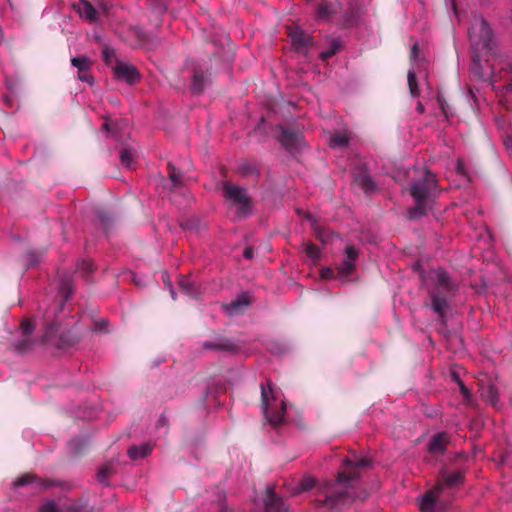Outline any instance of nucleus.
Listing matches in <instances>:
<instances>
[{"label": "nucleus", "mask_w": 512, "mask_h": 512, "mask_svg": "<svg viewBox=\"0 0 512 512\" xmlns=\"http://www.w3.org/2000/svg\"><path fill=\"white\" fill-rule=\"evenodd\" d=\"M417 110H418L420 113H423V112H424V107H423V105H422L420 102L417 104Z\"/></svg>", "instance_id": "052dcab7"}, {"label": "nucleus", "mask_w": 512, "mask_h": 512, "mask_svg": "<svg viewBox=\"0 0 512 512\" xmlns=\"http://www.w3.org/2000/svg\"><path fill=\"white\" fill-rule=\"evenodd\" d=\"M355 22V12L353 10H346L343 13L342 19L339 22L341 28H346L353 25Z\"/></svg>", "instance_id": "f704fd0d"}, {"label": "nucleus", "mask_w": 512, "mask_h": 512, "mask_svg": "<svg viewBox=\"0 0 512 512\" xmlns=\"http://www.w3.org/2000/svg\"><path fill=\"white\" fill-rule=\"evenodd\" d=\"M304 250L306 255L312 260H317L320 258V249L317 245L311 242L305 243Z\"/></svg>", "instance_id": "72a5a7b5"}, {"label": "nucleus", "mask_w": 512, "mask_h": 512, "mask_svg": "<svg viewBox=\"0 0 512 512\" xmlns=\"http://www.w3.org/2000/svg\"><path fill=\"white\" fill-rule=\"evenodd\" d=\"M419 53V47L418 44H414L411 48L410 58L415 60Z\"/></svg>", "instance_id": "3c124183"}, {"label": "nucleus", "mask_w": 512, "mask_h": 512, "mask_svg": "<svg viewBox=\"0 0 512 512\" xmlns=\"http://www.w3.org/2000/svg\"><path fill=\"white\" fill-rule=\"evenodd\" d=\"M39 512H60V510L54 502H48L40 508Z\"/></svg>", "instance_id": "a18cd8bd"}, {"label": "nucleus", "mask_w": 512, "mask_h": 512, "mask_svg": "<svg viewBox=\"0 0 512 512\" xmlns=\"http://www.w3.org/2000/svg\"><path fill=\"white\" fill-rule=\"evenodd\" d=\"M459 385H460L461 392H462L464 395H468L469 391H468V389L466 388V386H465L461 381L459 382Z\"/></svg>", "instance_id": "6e6d98bb"}, {"label": "nucleus", "mask_w": 512, "mask_h": 512, "mask_svg": "<svg viewBox=\"0 0 512 512\" xmlns=\"http://www.w3.org/2000/svg\"><path fill=\"white\" fill-rule=\"evenodd\" d=\"M204 349L222 350L227 352H235L238 346L227 338L219 337L216 341H205L203 343Z\"/></svg>", "instance_id": "412c9836"}, {"label": "nucleus", "mask_w": 512, "mask_h": 512, "mask_svg": "<svg viewBox=\"0 0 512 512\" xmlns=\"http://www.w3.org/2000/svg\"><path fill=\"white\" fill-rule=\"evenodd\" d=\"M409 191L415 201V205L408 210L410 220L419 219L432 210L433 203L440 193L436 176L428 169L416 172Z\"/></svg>", "instance_id": "f03ea898"}, {"label": "nucleus", "mask_w": 512, "mask_h": 512, "mask_svg": "<svg viewBox=\"0 0 512 512\" xmlns=\"http://www.w3.org/2000/svg\"><path fill=\"white\" fill-rule=\"evenodd\" d=\"M103 60L107 65H110L112 62V59L115 58L116 54L114 49L105 47L102 51Z\"/></svg>", "instance_id": "a19ab883"}, {"label": "nucleus", "mask_w": 512, "mask_h": 512, "mask_svg": "<svg viewBox=\"0 0 512 512\" xmlns=\"http://www.w3.org/2000/svg\"><path fill=\"white\" fill-rule=\"evenodd\" d=\"M68 512H90V508L86 502H77L69 506Z\"/></svg>", "instance_id": "4c0bfd02"}, {"label": "nucleus", "mask_w": 512, "mask_h": 512, "mask_svg": "<svg viewBox=\"0 0 512 512\" xmlns=\"http://www.w3.org/2000/svg\"><path fill=\"white\" fill-rule=\"evenodd\" d=\"M239 175L247 178H258L260 176V170L255 163L244 161L239 164L237 168Z\"/></svg>", "instance_id": "bb28decb"}, {"label": "nucleus", "mask_w": 512, "mask_h": 512, "mask_svg": "<svg viewBox=\"0 0 512 512\" xmlns=\"http://www.w3.org/2000/svg\"><path fill=\"white\" fill-rule=\"evenodd\" d=\"M71 64L77 68L78 79L87 82L89 85L94 84V78L90 74L92 61L87 56H78L71 59Z\"/></svg>", "instance_id": "9d476101"}, {"label": "nucleus", "mask_w": 512, "mask_h": 512, "mask_svg": "<svg viewBox=\"0 0 512 512\" xmlns=\"http://www.w3.org/2000/svg\"><path fill=\"white\" fill-rule=\"evenodd\" d=\"M108 321L106 319H100L96 320L93 323V330L94 331H105L107 327Z\"/></svg>", "instance_id": "c03bdc74"}, {"label": "nucleus", "mask_w": 512, "mask_h": 512, "mask_svg": "<svg viewBox=\"0 0 512 512\" xmlns=\"http://www.w3.org/2000/svg\"><path fill=\"white\" fill-rule=\"evenodd\" d=\"M480 395L483 400L492 406H496L499 401V393L496 386L490 381H480Z\"/></svg>", "instance_id": "a211bd4d"}, {"label": "nucleus", "mask_w": 512, "mask_h": 512, "mask_svg": "<svg viewBox=\"0 0 512 512\" xmlns=\"http://www.w3.org/2000/svg\"><path fill=\"white\" fill-rule=\"evenodd\" d=\"M301 486L304 490L312 489L315 486V480L312 478L305 479L302 481Z\"/></svg>", "instance_id": "49530a36"}, {"label": "nucleus", "mask_w": 512, "mask_h": 512, "mask_svg": "<svg viewBox=\"0 0 512 512\" xmlns=\"http://www.w3.org/2000/svg\"><path fill=\"white\" fill-rule=\"evenodd\" d=\"M219 512H233L227 505H222Z\"/></svg>", "instance_id": "bf43d9fd"}, {"label": "nucleus", "mask_w": 512, "mask_h": 512, "mask_svg": "<svg viewBox=\"0 0 512 512\" xmlns=\"http://www.w3.org/2000/svg\"><path fill=\"white\" fill-rule=\"evenodd\" d=\"M35 483L37 487L41 489H48L49 487L55 485V482L48 479H41L34 474L26 473L20 477H18L14 482V487H22L27 484Z\"/></svg>", "instance_id": "f3484780"}, {"label": "nucleus", "mask_w": 512, "mask_h": 512, "mask_svg": "<svg viewBox=\"0 0 512 512\" xmlns=\"http://www.w3.org/2000/svg\"><path fill=\"white\" fill-rule=\"evenodd\" d=\"M316 238L322 243L326 244L330 241L331 233L328 230L322 228L315 229Z\"/></svg>", "instance_id": "58836bf2"}, {"label": "nucleus", "mask_w": 512, "mask_h": 512, "mask_svg": "<svg viewBox=\"0 0 512 512\" xmlns=\"http://www.w3.org/2000/svg\"><path fill=\"white\" fill-rule=\"evenodd\" d=\"M73 7L81 17L87 19L90 22H94L98 18L97 10L87 0H79L77 3L73 4Z\"/></svg>", "instance_id": "aec40b11"}, {"label": "nucleus", "mask_w": 512, "mask_h": 512, "mask_svg": "<svg viewBox=\"0 0 512 512\" xmlns=\"http://www.w3.org/2000/svg\"><path fill=\"white\" fill-rule=\"evenodd\" d=\"M120 160L122 165L126 167H131L133 163V152L130 148H123L120 152Z\"/></svg>", "instance_id": "c9c22d12"}, {"label": "nucleus", "mask_w": 512, "mask_h": 512, "mask_svg": "<svg viewBox=\"0 0 512 512\" xmlns=\"http://www.w3.org/2000/svg\"><path fill=\"white\" fill-rule=\"evenodd\" d=\"M370 463L368 458H359L356 455H354V459H344L343 465L346 469L338 473L335 481L327 482L318 488L316 501L319 506L343 511L351 507L357 500H366L368 492L356 488L353 481L360 477V469L369 467Z\"/></svg>", "instance_id": "f257e3e1"}, {"label": "nucleus", "mask_w": 512, "mask_h": 512, "mask_svg": "<svg viewBox=\"0 0 512 512\" xmlns=\"http://www.w3.org/2000/svg\"><path fill=\"white\" fill-rule=\"evenodd\" d=\"M223 193L238 219L247 218L252 214V199L245 188L230 182H224Z\"/></svg>", "instance_id": "39448f33"}, {"label": "nucleus", "mask_w": 512, "mask_h": 512, "mask_svg": "<svg viewBox=\"0 0 512 512\" xmlns=\"http://www.w3.org/2000/svg\"><path fill=\"white\" fill-rule=\"evenodd\" d=\"M168 177L171 182V189H177L184 185V175L182 171L176 168L172 163H168Z\"/></svg>", "instance_id": "393cba45"}, {"label": "nucleus", "mask_w": 512, "mask_h": 512, "mask_svg": "<svg viewBox=\"0 0 512 512\" xmlns=\"http://www.w3.org/2000/svg\"><path fill=\"white\" fill-rule=\"evenodd\" d=\"M340 42L337 40L332 41L330 44V47L326 50L321 52L320 57L322 60H327L334 56L339 50H340Z\"/></svg>", "instance_id": "473e14b6"}, {"label": "nucleus", "mask_w": 512, "mask_h": 512, "mask_svg": "<svg viewBox=\"0 0 512 512\" xmlns=\"http://www.w3.org/2000/svg\"><path fill=\"white\" fill-rule=\"evenodd\" d=\"M113 72L117 79L125 81L129 85H134L141 79V75L134 65L119 60L114 65Z\"/></svg>", "instance_id": "6e6552de"}, {"label": "nucleus", "mask_w": 512, "mask_h": 512, "mask_svg": "<svg viewBox=\"0 0 512 512\" xmlns=\"http://www.w3.org/2000/svg\"><path fill=\"white\" fill-rule=\"evenodd\" d=\"M208 82V75L201 69H194L192 78V90L194 93L200 94L203 92Z\"/></svg>", "instance_id": "b1692460"}, {"label": "nucleus", "mask_w": 512, "mask_h": 512, "mask_svg": "<svg viewBox=\"0 0 512 512\" xmlns=\"http://www.w3.org/2000/svg\"><path fill=\"white\" fill-rule=\"evenodd\" d=\"M166 425V419L164 416H161L158 420L157 427Z\"/></svg>", "instance_id": "13d9d810"}, {"label": "nucleus", "mask_w": 512, "mask_h": 512, "mask_svg": "<svg viewBox=\"0 0 512 512\" xmlns=\"http://www.w3.org/2000/svg\"><path fill=\"white\" fill-rule=\"evenodd\" d=\"M195 220L188 221L185 225H183L184 229H192L195 227Z\"/></svg>", "instance_id": "5fc2aeb1"}, {"label": "nucleus", "mask_w": 512, "mask_h": 512, "mask_svg": "<svg viewBox=\"0 0 512 512\" xmlns=\"http://www.w3.org/2000/svg\"><path fill=\"white\" fill-rule=\"evenodd\" d=\"M261 407L264 417L274 427L281 425L284 422L285 404L281 402L280 409H274L271 402L276 400V392L272 387L270 380L266 384L261 383Z\"/></svg>", "instance_id": "423d86ee"}, {"label": "nucleus", "mask_w": 512, "mask_h": 512, "mask_svg": "<svg viewBox=\"0 0 512 512\" xmlns=\"http://www.w3.org/2000/svg\"><path fill=\"white\" fill-rule=\"evenodd\" d=\"M469 39L471 48L476 52H493V33L489 24L481 15H473L469 28Z\"/></svg>", "instance_id": "20e7f679"}, {"label": "nucleus", "mask_w": 512, "mask_h": 512, "mask_svg": "<svg viewBox=\"0 0 512 512\" xmlns=\"http://www.w3.org/2000/svg\"><path fill=\"white\" fill-rule=\"evenodd\" d=\"M450 444V435L447 432H438L430 438L427 444V451L431 455V458L437 462L438 458L447 452Z\"/></svg>", "instance_id": "0eeeda50"}, {"label": "nucleus", "mask_w": 512, "mask_h": 512, "mask_svg": "<svg viewBox=\"0 0 512 512\" xmlns=\"http://www.w3.org/2000/svg\"><path fill=\"white\" fill-rule=\"evenodd\" d=\"M249 305V296L246 293H243L235 300L231 301L226 306V310L230 315L242 314Z\"/></svg>", "instance_id": "4be33fe9"}, {"label": "nucleus", "mask_w": 512, "mask_h": 512, "mask_svg": "<svg viewBox=\"0 0 512 512\" xmlns=\"http://www.w3.org/2000/svg\"><path fill=\"white\" fill-rule=\"evenodd\" d=\"M280 130L279 141L285 149L292 151L300 146L302 136L298 131L284 127H281Z\"/></svg>", "instance_id": "4468645a"}, {"label": "nucleus", "mask_w": 512, "mask_h": 512, "mask_svg": "<svg viewBox=\"0 0 512 512\" xmlns=\"http://www.w3.org/2000/svg\"><path fill=\"white\" fill-rule=\"evenodd\" d=\"M110 474H111V469H110V467H108V466H104V467H102V468L99 470V472H98V474H97V478H98V480H99L100 482H104V481L108 478V476H109Z\"/></svg>", "instance_id": "37998d69"}, {"label": "nucleus", "mask_w": 512, "mask_h": 512, "mask_svg": "<svg viewBox=\"0 0 512 512\" xmlns=\"http://www.w3.org/2000/svg\"><path fill=\"white\" fill-rule=\"evenodd\" d=\"M96 217L100 221L104 229H107L109 225L112 223V217L110 213L104 210H98L96 212Z\"/></svg>", "instance_id": "e433bc0d"}, {"label": "nucleus", "mask_w": 512, "mask_h": 512, "mask_svg": "<svg viewBox=\"0 0 512 512\" xmlns=\"http://www.w3.org/2000/svg\"><path fill=\"white\" fill-rule=\"evenodd\" d=\"M81 338L82 335L78 329L72 328L60 334L56 346L59 349H67L79 343Z\"/></svg>", "instance_id": "6ab92c4d"}, {"label": "nucleus", "mask_w": 512, "mask_h": 512, "mask_svg": "<svg viewBox=\"0 0 512 512\" xmlns=\"http://www.w3.org/2000/svg\"><path fill=\"white\" fill-rule=\"evenodd\" d=\"M456 291L457 285L451 280L449 274L443 269L436 270L433 285L428 288V295L431 300V309L441 320L445 318L450 308L449 300Z\"/></svg>", "instance_id": "7ed1b4c3"}, {"label": "nucleus", "mask_w": 512, "mask_h": 512, "mask_svg": "<svg viewBox=\"0 0 512 512\" xmlns=\"http://www.w3.org/2000/svg\"><path fill=\"white\" fill-rule=\"evenodd\" d=\"M442 490V485H436L433 490L426 492L422 497L420 509L422 512H434L437 495Z\"/></svg>", "instance_id": "5701e85b"}, {"label": "nucleus", "mask_w": 512, "mask_h": 512, "mask_svg": "<svg viewBox=\"0 0 512 512\" xmlns=\"http://www.w3.org/2000/svg\"><path fill=\"white\" fill-rule=\"evenodd\" d=\"M102 129H104V130H106V131H108V132H109V131H110V125H109L108 123H104V124L102 125Z\"/></svg>", "instance_id": "680f3d73"}, {"label": "nucleus", "mask_w": 512, "mask_h": 512, "mask_svg": "<svg viewBox=\"0 0 512 512\" xmlns=\"http://www.w3.org/2000/svg\"><path fill=\"white\" fill-rule=\"evenodd\" d=\"M464 474L465 471L463 470H456L449 472L447 470L446 464H444L441 467L440 470V476H441V483H438L437 485H442V488L444 486L446 487H454L463 484L464 482Z\"/></svg>", "instance_id": "2eb2a0df"}, {"label": "nucleus", "mask_w": 512, "mask_h": 512, "mask_svg": "<svg viewBox=\"0 0 512 512\" xmlns=\"http://www.w3.org/2000/svg\"><path fill=\"white\" fill-rule=\"evenodd\" d=\"M164 282H165V284L169 287V290H170V294H171L172 299H173V300H175V299H176V293H175V291H174V289H173V287H172L171 282H170L169 280H167V281H166V280H164Z\"/></svg>", "instance_id": "603ef678"}, {"label": "nucleus", "mask_w": 512, "mask_h": 512, "mask_svg": "<svg viewBox=\"0 0 512 512\" xmlns=\"http://www.w3.org/2000/svg\"><path fill=\"white\" fill-rule=\"evenodd\" d=\"M465 457L466 456L463 453H456L453 457H449L448 459H449L450 462H453V461H455L458 458H465Z\"/></svg>", "instance_id": "864d4df0"}, {"label": "nucleus", "mask_w": 512, "mask_h": 512, "mask_svg": "<svg viewBox=\"0 0 512 512\" xmlns=\"http://www.w3.org/2000/svg\"><path fill=\"white\" fill-rule=\"evenodd\" d=\"M153 446L149 443L131 446L128 449V455L132 460H138L146 457L151 453Z\"/></svg>", "instance_id": "a878e982"}, {"label": "nucleus", "mask_w": 512, "mask_h": 512, "mask_svg": "<svg viewBox=\"0 0 512 512\" xmlns=\"http://www.w3.org/2000/svg\"><path fill=\"white\" fill-rule=\"evenodd\" d=\"M32 340L29 336H23V338L13 344L14 349L18 353H25L32 347Z\"/></svg>", "instance_id": "7c9ffc66"}, {"label": "nucleus", "mask_w": 512, "mask_h": 512, "mask_svg": "<svg viewBox=\"0 0 512 512\" xmlns=\"http://www.w3.org/2000/svg\"><path fill=\"white\" fill-rule=\"evenodd\" d=\"M78 271L88 275L93 271V264L90 261L83 260L77 266Z\"/></svg>", "instance_id": "ea45409f"}, {"label": "nucleus", "mask_w": 512, "mask_h": 512, "mask_svg": "<svg viewBox=\"0 0 512 512\" xmlns=\"http://www.w3.org/2000/svg\"><path fill=\"white\" fill-rule=\"evenodd\" d=\"M265 512H288V508L283 499L279 497L274 488H267L264 497Z\"/></svg>", "instance_id": "ddd939ff"}, {"label": "nucleus", "mask_w": 512, "mask_h": 512, "mask_svg": "<svg viewBox=\"0 0 512 512\" xmlns=\"http://www.w3.org/2000/svg\"><path fill=\"white\" fill-rule=\"evenodd\" d=\"M346 259L341 262L337 267V271L340 277L346 278L351 275L355 270V262L358 259V251L352 245H347L345 248Z\"/></svg>", "instance_id": "9b49d317"}, {"label": "nucleus", "mask_w": 512, "mask_h": 512, "mask_svg": "<svg viewBox=\"0 0 512 512\" xmlns=\"http://www.w3.org/2000/svg\"><path fill=\"white\" fill-rule=\"evenodd\" d=\"M321 276L323 279H331L334 277V271L331 268H324L321 271Z\"/></svg>", "instance_id": "de8ad7c7"}, {"label": "nucleus", "mask_w": 512, "mask_h": 512, "mask_svg": "<svg viewBox=\"0 0 512 512\" xmlns=\"http://www.w3.org/2000/svg\"><path fill=\"white\" fill-rule=\"evenodd\" d=\"M349 143V138L343 133H335L330 137V146L332 148H343Z\"/></svg>", "instance_id": "c756f323"}, {"label": "nucleus", "mask_w": 512, "mask_h": 512, "mask_svg": "<svg viewBox=\"0 0 512 512\" xmlns=\"http://www.w3.org/2000/svg\"><path fill=\"white\" fill-rule=\"evenodd\" d=\"M178 286H179L180 291L185 293L186 295H188L192 298L197 297V295H198L197 288H196L195 284L189 278L182 277L178 282Z\"/></svg>", "instance_id": "cd10ccee"}, {"label": "nucleus", "mask_w": 512, "mask_h": 512, "mask_svg": "<svg viewBox=\"0 0 512 512\" xmlns=\"http://www.w3.org/2000/svg\"><path fill=\"white\" fill-rule=\"evenodd\" d=\"M287 34L291 39L294 49L298 52L305 53L306 50L313 45V38L308 33L298 27H287Z\"/></svg>", "instance_id": "1a4fd4ad"}, {"label": "nucleus", "mask_w": 512, "mask_h": 512, "mask_svg": "<svg viewBox=\"0 0 512 512\" xmlns=\"http://www.w3.org/2000/svg\"><path fill=\"white\" fill-rule=\"evenodd\" d=\"M27 261L29 266L35 265L38 262V257L35 253H28Z\"/></svg>", "instance_id": "8fccbe9b"}, {"label": "nucleus", "mask_w": 512, "mask_h": 512, "mask_svg": "<svg viewBox=\"0 0 512 512\" xmlns=\"http://www.w3.org/2000/svg\"><path fill=\"white\" fill-rule=\"evenodd\" d=\"M53 329H54V328L51 326V327L47 330V332H46V334H45V336H44V341H48V340L50 339V334H51V332L53 331Z\"/></svg>", "instance_id": "4d7b16f0"}, {"label": "nucleus", "mask_w": 512, "mask_h": 512, "mask_svg": "<svg viewBox=\"0 0 512 512\" xmlns=\"http://www.w3.org/2000/svg\"><path fill=\"white\" fill-rule=\"evenodd\" d=\"M60 291L64 296V300H67L73 293V283L68 277L63 278L60 283Z\"/></svg>", "instance_id": "2f4dec72"}, {"label": "nucleus", "mask_w": 512, "mask_h": 512, "mask_svg": "<svg viewBox=\"0 0 512 512\" xmlns=\"http://www.w3.org/2000/svg\"><path fill=\"white\" fill-rule=\"evenodd\" d=\"M21 330L23 336H29L34 330V324L30 320L25 319L21 322Z\"/></svg>", "instance_id": "79ce46f5"}, {"label": "nucleus", "mask_w": 512, "mask_h": 512, "mask_svg": "<svg viewBox=\"0 0 512 512\" xmlns=\"http://www.w3.org/2000/svg\"><path fill=\"white\" fill-rule=\"evenodd\" d=\"M342 11V5L338 1H322L316 7V16L318 20L330 21L333 15Z\"/></svg>", "instance_id": "f8f14e48"}, {"label": "nucleus", "mask_w": 512, "mask_h": 512, "mask_svg": "<svg viewBox=\"0 0 512 512\" xmlns=\"http://www.w3.org/2000/svg\"><path fill=\"white\" fill-rule=\"evenodd\" d=\"M407 78H408V87H409L411 96H413V97L419 96L420 89L418 86V80H417L415 71L409 70L408 74H407Z\"/></svg>", "instance_id": "c85d7f7f"}, {"label": "nucleus", "mask_w": 512, "mask_h": 512, "mask_svg": "<svg viewBox=\"0 0 512 512\" xmlns=\"http://www.w3.org/2000/svg\"><path fill=\"white\" fill-rule=\"evenodd\" d=\"M243 257L247 260H251L254 257V249L252 247H246L243 252Z\"/></svg>", "instance_id": "09e8293b"}, {"label": "nucleus", "mask_w": 512, "mask_h": 512, "mask_svg": "<svg viewBox=\"0 0 512 512\" xmlns=\"http://www.w3.org/2000/svg\"><path fill=\"white\" fill-rule=\"evenodd\" d=\"M353 180L366 194L376 190V186L371 176L363 167H358L353 173Z\"/></svg>", "instance_id": "dca6fc26"}]
</instances>
